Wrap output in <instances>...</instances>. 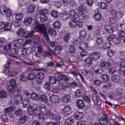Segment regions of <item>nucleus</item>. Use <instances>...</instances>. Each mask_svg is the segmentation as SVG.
Instances as JSON below:
<instances>
[{"label":"nucleus","mask_w":125,"mask_h":125,"mask_svg":"<svg viewBox=\"0 0 125 125\" xmlns=\"http://www.w3.org/2000/svg\"><path fill=\"white\" fill-rule=\"evenodd\" d=\"M28 113L30 116L34 114L36 117H38V119L40 121H43L44 120V116L47 113V109H46L44 104H41L39 107L36 108L30 106L28 108Z\"/></svg>","instance_id":"f257e3e1"},{"label":"nucleus","mask_w":125,"mask_h":125,"mask_svg":"<svg viewBox=\"0 0 125 125\" xmlns=\"http://www.w3.org/2000/svg\"><path fill=\"white\" fill-rule=\"evenodd\" d=\"M56 77L59 82V87H53L51 90L53 93H57L59 91V89L66 90V88H69V84L67 83L65 80H68V77L64 74H62L61 73H56Z\"/></svg>","instance_id":"f03ea898"},{"label":"nucleus","mask_w":125,"mask_h":125,"mask_svg":"<svg viewBox=\"0 0 125 125\" xmlns=\"http://www.w3.org/2000/svg\"><path fill=\"white\" fill-rule=\"evenodd\" d=\"M118 37L115 34L108 35L106 40L108 42H112L115 45L120 44L122 42V40L120 39H124L125 38V31L124 30H121L119 31L118 34Z\"/></svg>","instance_id":"7ed1b4c3"},{"label":"nucleus","mask_w":125,"mask_h":125,"mask_svg":"<svg viewBox=\"0 0 125 125\" xmlns=\"http://www.w3.org/2000/svg\"><path fill=\"white\" fill-rule=\"evenodd\" d=\"M10 55L12 56V57H14L15 59L9 60L8 62L6 64L8 65V66H9V65H11L14 63H15V62H16L15 64V66H17L18 67H19V66L20 65V62L21 63L23 62V63H25V64H27V65H36V63L32 62V61H31V60L30 59H26V60H24V61H21V60H20V58H17L16 57L13 56L12 55Z\"/></svg>","instance_id":"20e7f679"},{"label":"nucleus","mask_w":125,"mask_h":125,"mask_svg":"<svg viewBox=\"0 0 125 125\" xmlns=\"http://www.w3.org/2000/svg\"><path fill=\"white\" fill-rule=\"evenodd\" d=\"M31 27L34 30H38V31H39L40 33L45 31L46 28L44 24L40 23V22L37 20L33 21Z\"/></svg>","instance_id":"39448f33"},{"label":"nucleus","mask_w":125,"mask_h":125,"mask_svg":"<svg viewBox=\"0 0 125 125\" xmlns=\"http://www.w3.org/2000/svg\"><path fill=\"white\" fill-rule=\"evenodd\" d=\"M79 38L75 39L73 41V44H79L81 42L84 40V39L86 38V31L82 30L80 32Z\"/></svg>","instance_id":"423d86ee"},{"label":"nucleus","mask_w":125,"mask_h":125,"mask_svg":"<svg viewBox=\"0 0 125 125\" xmlns=\"http://www.w3.org/2000/svg\"><path fill=\"white\" fill-rule=\"evenodd\" d=\"M4 74L7 77H15L16 75L19 74L18 71H11L7 64H5L4 65Z\"/></svg>","instance_id":"0eeeda50"},{"label":"nucleus","mask_w":125,"mask_h":125,"mask_svg":"<svg viewBox=\"0 0 125 125\" xmlns=\"http://www.w3.org/2000/svg\"><path fill=\"white\" fill-rule=\"evenodd\" d=\"M10 84L8 88V90L10 94H13L15 92V89H16V80L14 79H12L10 80Z\"/></svg>","instance_id":"6e6552de"},{"label":"nucleus","mask_w":125,"mask_h":125,"mask_svg":"<svg viewBox=\"0 0 125 125\" xmlns=\"http://www.w3.org/2000/svg\"><path fill=\"white\" fill-rule=\"evenodd\" d=\"M12 28V24L5 21L0 22V29L4 31H10Z\"/></svg>","instance_id":"1a4fd4ad"},{"label":"nucleus","mask_w":125,"mask_h":125,"mask_svg":"<svg viewBox=\"0 0 125 125\" xmlns=\"http://www.w3.org/2000/svg\"><path fill=\"white\" fill-rule=\"evenodd\" d=\"M34 43L36 45H38L40 43V39L39 37H36L34 39L31 40H26L23 44H22V46H26L28 44H30V43Z\"/></svg>","instance_id":"9d476101"},{"label":"nucleus","mask_w":125,"mask_h":125,"mask_svg":"<svg viewBox=\"0 0 125 125\" xmlns=\"http://www.w3.org/2000/svg\"><path fill=\"white\" fill-rule=\"evenodd\" d=\"M60 112L63 115H71L73 113V110L70 106L66 105L64 107L63 109H61Z\"/></svg>","instance_id":"9b49d317"},{"label":"nucleus","mask_w":125,"mask_h":125,"mask_svg":"<svg viewBox=\"0 0 125 125\" xmlns=\"http://www.w3.org/2000/svg\"><path fill=\"white\" fill-rule=\"evenodd\" d=\"M45 116H47V117H49V118H52V119H54V120H56V121L61 120V117L59 115L54 114L52 111H48L47 110V114H45Z\"/></svg>","instance_id":"f8f14e48"},{"label":"nucleus","mask_w":125,"mask_h":125,"mask_svg":"<svg viewBox=\"0 0 125 125\" xmlns=\"http://www.w3.org/2000/svg\"><path fill=\"white\" fill-rule=\"evenodd\" d=\"M84 114L83 112L77 111L73 113V119L75 121H80L83 118Z\"/></svg>","instance_id":"ddd939ff"},{"label":"nucleus","mask_w":125,"mask_h":125,"mask_svg":"<svg viewBox=\"0 0 125 125\" xmlns=\"http://www.w3.org/2000/svg\"><path fill=\"white\" fill-rule=\"evenodd\" d=\"M104 28L107 34H113L115 31V27L111 24H105Z\"/></svg>","instance_id":"4468645a"},{"label":"nucleus","mask_w":125,"mask_h":125,"mask_svg":"<svg viewBox=\"0 0 125 125\" xmlns=\"http://www.w3.org/2000/svg\"><path fill=\"white\" fill-rule=\"evenodd\" d=\"M24 43V39L23 38H20L15 40L14 42V45L16 47H19V46H23Z\"/></svg>","instance_id":"2eb2a0df"},{"label":"nucleus","mask_w":125,"mask_h":125,"mask_svg":"<svg viewBox=\"0 0 125 125\" xmlns=\"http://www.w3.org/2000/svg\"><path fill=\"white\" fill-rule=\"evenodd\" d=\"M23 108H29L31 106V102L28 99H23L21 100Z\"/></svg>","instance_id":"dca6fc26"},{"label":"nucleus","mask_w":125,"mask_h":125,"mask_svg":"<svg viewBox=\"0 0 125 125\" xmlns=\"http://www.w3.org/2000/svg\"><path fill=\"white\" fill-rule=\"evenodd\" d=\"M15 103L17 105H20L22 101V95L20 94L16 95L14 97Z\"/></svg>","instance_id":"f3484780"},{"label":"nucleus","mask_w":125,"mask_h":125,"mask_svg":"<svg viewBox=\"0 0 125 125\" xmlns=\"http://www.w3.org/2000/svg\"><path fill=\"white\" fill-rule=\"evenodd\" d=\"M33 22V18L31 17H27L24 19L23 24L27 27L30 26Z\"/></svg>","instance_id":"a211bd4d"},{"label":"nucleus","mask_w":125,"mask_h":125,"mask_svg":"<svg viewBox=\"0 0 125 125\" xmlns=\"http://www.w3.org/2000/svg\"><path fill=\"white\" fill-rule=\"evenodd\" d=\"M90 56H91L92 59H93V60H95V61L100 59V53L99 52H94L90 53Z\"/></svg>","instance_id":"6ab92c4d"},{"label":"nucleus","mask_w":125,"mask_h":125,"mask_svg":"<svg viewBox=\"0 0 125 125\" xmlns=\"http://www.w3.org/2000/svg\"><path fill=\"white\" fill-rule=\"evenodd\" d=\"M94 72L97 74H102L104 72V69L103 68L102 66L99 65H96L94 67Z\"/></svg>","instance_id":"aec40b11"},{"label":"nucleus","mask_w":125,"mask_h":125,"mask_svg":"<svg viewBox=\"0 0 125 125\" xmlns=\"http://www.w3.org/2000/svg\"><path fill=\"white\" fill-rule=\"evenodd\" d=\"M84 94H85V90L83 89H79L75 92V95L77 97H81V96H83Z\"/></svg>","instance_id":"412c9836"},{"label":"nucleus","mask_w":125,"mask_h":125,"mask_svg":"<svg viewBox=\"0 0 125 125\" xmlns=\"http://www.w3.org/2000/svg\"><path fill=\"white\" fill-rule=\"evenodd\" d=\"M61 17L63 21H67L68 19H70V14L67 11H64L61 14Z\"/></svg>","instance_id":"4be33fe9"},{"label":"nucleus","mask_w":125,"mask_h":125,"mask_svg":"<svg viewBox=\"0 0 125 125\" xmlns=\"http://www.w3.org/2000/svg\"><path fill=\"white\" fill-rule=\"evenodd\" d=\"M36 77L38 80H37L36 83L38 84H40L42 83V80L44 78V74L43 73H38L36 75Z\"/></svg>","instance_id":"5701e85b"},{"label":"nucleus","mask_w":125,"mask_h":125,"mask_svg":"<svg viewBox=\"0 0 125 125\" xmlns=\"http://www.w3.org/2000/svg\"><path fill=\"white\" fill-rule=\"evenodd\" d=\"M59 97L57 95H53L50 97V101L52 103H54V104H56V103H58L59 102Z\"/></svg>","instance_id":"b1692460"},{"label":"nucleus","mask_w":125,"mask_h":125,"mask_svg":"<svg viewBox=\"0 0 125 125\" xmlns=\"http://www.w3.org/2000/svg\"><path fill=\"white\" fill-rule=\"evenodd\" d=\"M69 74H72V75H73V76L74 77H76L77 76H80L83 83H85V81H84V78H83V77L82 76V74H81V73H80L79 72H77L75 71V70H71L69 72Z\"/></svg>","instance_id":"393cba45"},{"label":"nucleus","mask_w":125,"mask_h":125,"mask_svg":"<svg viewBox=\"0 0 125 125\" xmlns=\"http://www.w3.org/2000/svg\"><path fill=\"white\" fill-rule=\"evenodd\" d=\"M92 99L95 105H97V106H101V105H102V101L100 98L94 97V96L92 95Z\"/></svg>","instance_id":"a878e982"},{"label":"nucleus","mask_w":125,"mask_h":125,"mask_svg":"<svg viewBox=\"0 0 125 125\" xmlns=\"http://www.w3.org/2000/svg\"><path fill=\"white\" fill-rule=\"evenodd\" d=\"M100 123L102 125H108V117L106 115L104 114L103 117L100 119Z\"/></svg>","instance_id":"bb28decb"},{"label":"nucleus","mask_w":125,"mask_h":125,"mask_svg":"<svg viewBox=\"0 0 125 125\" xmlns=\"http://www.w3.org/2000/svg\"><path fill=\"white\" fill-rule=\"evenodd\" d=\"M100 65L103 69H109L111 66V64L109 62L106 61H102L100 62Z\"/></svg>","instance_id":"cd10ccee"},{"label":"nucleus","mask_w":125,"mask_h":125,"mask_svg":"<svg viewBox=\"0 0 125 125\" xmlns=\"http://www.w3.org/2000/svg\"><path fill=\"white\" fill-rule=\"evenodd\" d=\"M80 43L79 45V48L81 50H86L87 48H88V43L84 42H81L79 43Z\"/></svg>","instance_id":"c85d7f7f"},{"label":"nucleus","mask_w":125,"mask_h":125,"mask_svg":"<svg viewBox=\"0 0 125 125\" xmlns=\"http://www.w3.org/2000/svg\"><path fill=\"white\" fill-rule=\"evenodd\" d=\"M31 97L32 101H34L35 102H37L40 100V96L35 92L31 94Z\"/></svg>","instance_id":"c756f323"},{"label":"nucleus","mask_w":125,"mask_h":125,"mask_svg":"<svg viewBox=\"0 0 125 125\" xmlns=\"http://www.w3.org/2000/svg\"><path fill=\"white\" fill-rule=\"evenodd\" d=\"M98 7L103 10H106L108 8V4L105 2H100L98 4Z\"/></svg>","instance_id":"7c9ffc66"},{"label":"nucleus","mask_w":125,"mask_h":125,"mask_svg":"<svg viewBox=\"0 0 125 125\" xmlns=\"http://www.w3.org/2000/svg\"><path fill=\"white\" fill-rule=\"evenodd\" d=\"M17 35L19 36V37H21L22 38H24L25 39V36L26 35V31L23 29V28H20L17 31Z\"/></svg>","instance_id":"2f4dec72"},{"label":"nucleus","mask_w":125,"mask_h":125,"mask_svg":"<svg viewBox=\"0 0 125 125\" xmlns=\"http://www.w3.org/2000/svg\"><path fill=\"white\" fill-rule=\"evenodd\" d=\"M24 18V15L22 13H18L15 14V19L17 21H21Z\"/></svg>","instance_id":"473e14b6"},{"label":"nucleus","mask_w":125,"mask_h":125,"mask_svg":"<svg viewBox=\"0 0 125 125\" xmlns=\"http://www.w3.org/2000/svg\"><path fill=\"white\" fill-rule=\"evenodd\" d=\"M36 9V5L34 4H31L28 6L27 8L28 13H33Z\"/></svg>","instance_id":"72a5a7b5"},{"label":"nucleus","mask_w":125,"mask_h":125,"mask_svg":"<svg viewBox=\"0 0 125 125\" xmlns=\"http://www.w3.org/2000/svg\"><path fill=\"white\" fill-rule=\"evenodd\" d=\"M39 100L44 104H46L48 102V98L44 95H41L40 96Z\"/></svg>","instance_id":"f704fd0d"},{"label":"nucleus","mask_w":125,"mask_h":125,"mask_svg":"<svg viewBox=\"0 0 125 125\" xmlns=\"http://www.w3.org/2000/svg\"><path fill=\"white\" fill-rule=\"evenodd\" d=\"M62 101L63 103H69L71 101V96L70 95H66L62 97Z\"/></svg>","instance_id":"c9c22d12"},{"label":"nucleus","mask_w":125,"mask_h":125,"mask_svg":"<svg viewBox=\"0 0 125 125\" xmlns=\"http://www.w3.org/2000/svg\"><path fill=\"white\" fill-rule=\"evenodd\" d=\"M76 104L77 106L80 109H83L84 107V103L82 100L79 99L76 100Z\"/></svg>","instance_id":"e433bc0d"},{"label":"nucleus","mask_w":125,"mask_h":125,"mask_svg":"<svg viewBox=\"0 0 125 125\" xmlns=\"http://www.w3.org/2000/svg\"><path fill=\"white\" fill-rule=\"evenodd\" d=\"M69 12L70 16H71L73 19L78 18V14H77L75 10L71 9L69 11Z\"/></svg>","instance_id":"4c0bfd02"},{"label":"nucleus","mask_w":125,"mask_h":125,"mask_svg":"<svg viewBox=\"0 0 125 125\" xmlns=\"http://www.w3.org/2000/svg\"><path fill=\"white\" fill-rule=\"evenodd\" d=\"M52 26L54 29H58V30L61 29V23L59 21H56L53 23Z\"/></svg>","instance_id":"58836bf2"},{"label":"nucleus","mask_w":125,"mask_h":125,"mask_svg":"<svg viewBox=\"0 0 125 125\" xmlns=\"http://www.w3.org/2000/svg\"><path fill=\"white\" fill-rule=\"evenodd\" d=\"M94 19L95 21H100L102 19V15L100 14V12H98L96 13L94 15Z\"/></svg>","instance_id":"ea45409f"},{"label":"nucleus","mask_w":125,"mask_h":125,"mask_svg":"<svg viewBox=\"0 0 125 125\" xmlns=\"http://www.w3.org/2000/svg\"><path fill=\"white\" fill-rule=\"evenodd\" d=\"M49 35L52 36V38H55L57 36V33L53 28H49L48 30Z\"/></svg>","instance_id":"a19ab883"},{"label":"nucleus","mask_w":125,"mask_h":125,"mask_svg":"<svg viewBox=\"0 0 125 125\" xmlns=\"http://www.w3.org/2000/svg\"><path fill=\"white\" fill-rule=\"evenodd\" d=\"M84 62L87 65H92L93 64V59L90 56L84 59Z\"/></svg>","instance_id":"79ce46f5"},{"label":"nucleus","mask_w":125,"mask_h":125,"mask_svg":"<svg viewBox=\"0 0 125 125\" xmlns=\"http://www.w3.org/2000/svg\"><path fill=\"white\" fill-rule=\"evenodd\" d=\"M51 16L53 18H55V19H57L60 16V14L58 13V12L56 10H53L50 13Z\"/></svg>","instance_id":"37998d69"},{"label":"nucleus","mask_w":125,"mask_h":125,"mask_svg":"<svg viewBox=\"0 0 125 125\" xmlns=\"http://www.w3.org/2000/svg\"><path fill=\"white\" fill-rule=\"evenodd\" d=\"M69 26L71 28L77 27V19H72L69 21Z\"/></svg>","instance_id":"c03bdc74"},{"label":"nucleus","mask_w":125,"mask_h":125,"mask_svg":"<svg viewBox=\"0 0 125 125\" xmlns=\"http://www.w3.org/2000/svg\"><path fill=\"white\" fill-rule=\"evenodd\" d=\"M84 26V22L82 20H79L78 21L76 20V27L78 28H83Z\"/></svg>","instance_id":"a18cd8bd"},{"label":"nucleus","mask_w":125,"mask_h":125,"mask_svg":"<svg viewBox=\"0 0 125 125\" xmlns=\"http://www.w3.org/2000/svg\"><path fill=\"white\" fill-rule=\"evenodd\" d=\"M62 49H63V47L61 45H58L56 46L54 49L55 54H59L60 53H61Z\"/></svg>","instance_id":"49530a36"},{"label":"nucleus","mask_w":125,"mask_h":125,"mask_svg":"<svg viewBox=\"0 0 125 125\" xmlns=\"http://www.w3.org/2000/svg\"><path fill=\"white\" fill-rule=\"evenodd\" d=\"M101 78L102 79V82L104 83H107V82H109V80H110L109 76L107 75L102 74L101 76Z\"/></svg>","instance_id":"de8ad7c7"},{"label":"nucleus","mask_w":125,"mask_h":125,"mask_svg":"<svg viewBox=\"0 0 125 125\" xmlns=\"http://www.w3.org/2000/svg\"><path fill=\"white\" fill-rule=\"evenodd\" d=\"M28 119H29V117H28V116L25 115L22 116L20 119V124H25V123H26V122L28 121Z\"/></svg>","instance_id":"09e8293b"},{"label":"nucleus","mask_w":125,"mask_h":125,"mask_svg":"<svg viewBox=\"0 0 125 125\" xmlns=\"http://www.w3.org/2000/svg\"><path fill=\"white\" fill-rule=\"evenodd\" d=\"M6 7L4 5H1L0 6V13L2 15H5L6 14Z\"/></svg>","instance_id":"8fccbe9b"},{"label":"nucleus","mask_w":125,"mask_h":125,"mask_svg":"<svg viewBox=\"0 0 125 125\" xmlns=\"http://www.w3.org/2000/svg\"><path fill=\"white\" fill-rule=\"evenodd\" d=\"M42 34H43L44 38L46 41L48 42H49V37H48V34H47V32L46 31V28H45V30L41 32Z\"/></svg>","instance_id":"3c124183"},{"label":"nucleus","mask_w":125,"mask_h":125,"mask_svg":"<svg viewBox=\"0 0 125 125\" xmlns=\"http://www.w3.org/2000/svg\"><path fill=\"white\" fill-rule=\"evenodd\" d=\"M78 10L80 13L85 12L87 11V8L83 5H81L78 7Z\"/></svg>","instance_id":"603ef678"},{"label":"nucleus","mask_w":125,"mask_h":125,"mask_svg":"<svg viewBox=\"0 0 125 125\" xmlns=\"http://www.w3.org/2000/svg\"><path fill=\"white\" fill-rule=\"evenodd\" d=\"M73 123H74V119L72 118H67L64 121L65 125H73Z\"/></svg>","instance_id":"864d4df0"},{"label":"nucleus","mask_w":125,"mask_h":125,"mask_svg":"<svg viewBox=\"0 0 125 125\" xmlns=\"http://www.w3.org/2000/svg\"><path fill=\"white\" fill-rule=\"evenodd\" d=\"M12 46V43H7L3 46L4 50L6 51H8L11 49V47Z\"/></svg>","instance_id":"5fc2aeb1"},{"label":"nucleus","mask_w":125,"mask_h":125,"mask_svg":"<svg viewBox=\"0 0 125 125\" xmlns=\"http://www.w3.org/2000/svg\"><path fill=\"white\" fill-rule=\"evenodd\" d=\"M7 97V92L5 91H0V98L1 99H5Z\"/></svg>","instance_id":"6e6d98bb"},{"label":"nucleus","mask_w":125,"mask_h":125,"mask_svg":"<svg viewBox=\"0 0 125 125\" xmlns=\"http://www.w3.org/2000/svg\"><path fill=\"white\" fill-rule=\"evenodd\" d=\"M53 52L52 51V50H51V49H48V51H46L44 52V55L46 57L51 58V57H52Z\"/></svg>","instance_id":"4d7b16f0"},{"label":"nucleus","mask_w":125,"mask_h":125,"mask_svg":"<svg viewBox=\"0 0 125 125\" xmlns=\"http://www.w3.org/2000/svg\"><path fill=\"white\" fill-rule=\"evenodd\" d=\"M56 76V74H55V77ZM57 78L56 77V78L54 76H51L50 77V83H51V84H55V83H56L57 80H56V79H57Z\"/></svg>","instance_id":"13d9d810"},{"label":"nucleus","mask_w":125,"mask_h":125,"mask_svg":"<svg viewBox=\"0 0 125 125\" xmlns=\"http://www.w3.org/2000/svg\"><path fill=\"white\" fill-rule=\"evenodd\" d=\"M39 13L41 15H47L49 13V11L46 9H43L39 11Z\"/></svg>","instance_id":"bf43d9fd"},{"label":"nucleus","mask_w":125,"mask_h":125,"mask_svg":"<svg viewBox=\"0 0 125 125\" xmlns=\"http://www.w3.org/2000/svg\"><path fill=\"white\" fill-rule=\"evenodd\" d=\"M112 46V44L109 42H105L102 48L104 49H109V48H111Z\"/></svg>","instance_id":"052dcab7"},{"label":"nucleus","mask_w":125,"mask_h":125,"mask_svg":"<svg viewBox=\"0 0 125 125\" xmlns=\"http://www.w3.org/2000/svg\"><path fill=\"white\" fill-rule=\"evenodd\" d=\"M116 29L117 30H123V31H125V23L118 24L116 25Z\"/></svg>","instance_id":"680f3d73"},{"label":"nucleus","mask_w":125,"mask_h":125,"mask_svg":"<svg viewBox=\"0 0 125 125\" xmlns=\"http://www.w3.org/2000/svg\"><path fill=\"white\" fill-rule=\"evenodd\" d=\"M111 80L113 83H119L120 82V77L119 76L114 75L111 77Z\"/></svg>","instance_id":"e2e57ef3"},{"label":"nucleus","mask_w":125,"mask_h":125,"mask_svg":"<svg viewBox=\"0 0 125 125\" xmlns=\"http://www.w3.org/2000/svg\"><path fill=\"white\" fill-rule=\"evenodd\" d=\"M125 58V50H121L119 53V60H123Z\"/></svg>","instance_id":"0e129e2a"},{"label":"nucleus","mask_w":125,"mask_h":125,"mask_svg":"<svg viewBox=\"0 0 125 125\" xmlns=\"http://www.w3.org/2000/svg\"><path fill=\"white\" fill-rule=\"evenodd\" d=\"M13 111V107H9L5 109L4 113H5V114H7L8 115H9L11 114V113H12Z\"/></svg>","instance_id":"69168bd1"},{"label":"nucleus","mask_w":125,"mask_h":125,"mask_svg":"<svg viewBox=\"0 0 125 125\" xmlns=\"http://www.w3.org/2000/svg\"><path fill=\"white\" fill-rule=\"evenodd\" d=\"M115 53L116 52L113 50H109L107 52V56L110 58H111L112 56H114Z\"/></svg>","instance_id":"338daca9"},{"label":"nucleus","mask_w":125,"mask_h":125,"mask_svg":"<svg viewBox=\"0 0 125 125\" xmlns=\"http://www.w3.org/2000/svg\"><path fill=\"white\" fill-rule=\"evenodd\" d=\"M118 74L120 76H125V67L120 68L119 71H118Z\"/></svg>","instance_id":"774afa93"}]
</instances>
